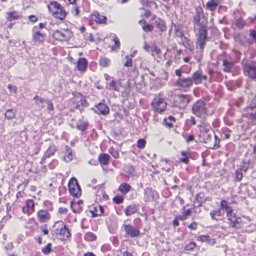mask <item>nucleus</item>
I'll list each match as a JSON object with an SVG mask.
<instances>
[{"instance_id": "44", "label": "nucleus", "mask_w": 256, "mask_h": 256, "mask_svg": "<svg viewBox=\"0 0 256 256\" xmlns=\"http://www.w3.org/2000/svg\"><path fill=\"white\" fill-rule=\"evenodd\" d=\"M52 244L48 243L46 246L42 248V252L45 254H49L52 250Z\"/></svg>"}, {"instance_id": "58", "label": "nucleus", "mask_w": 256, "mask_h": 256, "mask_svg": "<svg viewBox=\"0 0 256 256\" xmlns=\"http://www.w3.org/2000/svg\"><path fill=\"white\" fill-rule=\"evenodd\" d=\"M196 200H197L198 202V206H200L202 204L204 200L202 198L200 194H196Z\"/></svg>"}, {"instance_id": "4", "label": "nucleus", "mask_w": 256, "mask_h": 256, "mask_svg": "<svg viewBox=\"0 0 256 256\" xmlns=\"http://www.w3.org/2000/svg\"><path fill=\"white\" fill-rule=\"evenodd\" d=\"M48 8L50 12L56 18L62 20L66 16V12L57 2H50L48 5Z\"/></svg>"}, {"instance_id": "1", "label": "nucleus", "mask_w": 256, "mask_h": 256, "mask_svg": "<svg viewBox=\"0 0 256 256\" xmlns=\"http://www.w3.org/2000/svg\"><path fill=\"white\" fill-rule=\"evenodd\" d=\"M198 127L200 128L198 136L200 141L206 144L209 148H217L219 146L220 139L214 134L209 124L202 120Z\"/></svg>"}, {"instance_id": "47", "label": "nucleus", "mask_w": 256, "mask_h": 256, "mask_svg": "<svg viewBox=\"0 0 256 256\" xmlns=\"http://www.w3.org/2000/svg\"><path fill=\"white\" fill-rule=\"evenodd\" d=\"M26 206L28 208L31 212H34V203L32 200H28L26 202Z\"/></svg>"}, {"instance_id": "15", "label": "nucleus", "mask_w": 256, "mask_h": 256, "mask_svg": "<svg viewBox=\"0 0 256 256\" xmlns=\"http://www.w3.org/2000/svg\"><path fill=\"white\" fill-rule=\"evenodd\" d=\"M207 78V76L203 74L201 71L198 70L193 74L192 78L193 82L196 84H199L202 82L203 80H206Z\"/></svg>"}, {"instance_id": "39", "label": "nucleus", "mask_w": 256, "mask_h": 256, "mask_svg": "<svg viewBox=\"0 0 256 256\" xmlns=\"http://www.w3.org/2000/svg\"><path fill=\"white\" fill-rule=\"evenodd\" d=\"M224 70L226 72H230L233 67V63L224 60L223 61Z\"/></svg>"}, {"instance_id": "16", "label": "nucleus", "mask_w": 256, "mask_h": 256, "mask_svg": "<svg viewBox=\"0 0 256 256\" xmlns=\"http://www.w3.org/2000/svg\"><path fill=\"white\" fill-rule=\"evenodd\" d=\"M38 219L40 223L48 222L50 218V214L46 210H40L38 212Z\"/></svg>"}, {"instance_id": "64", "label": "nucleus", "mask_w": 256, "mask_h": 256, "mask_svg": "<svg viewBox=\"0 0 256 256\" xmlns=\"http://www.w3.org/2000/svg\"><path fill=\"white\" fill-rule=\"evenodd\" d=\"M198 224L196 222H193L190 224L188 225V228L190 230H194L196 228Z\"/></svg>"}, {"instance_id": "36", "label": "nucleus", "mask_w": 256, "mask_h": 256, "mask_svg": "<svg viewBox=\"0 0 256 256\" xmlns=\"http://www.w3.org/2000/svg\"><path fill=\"white\" fill-rule=\"evenodd\" d=\"M4 116L6 119L12 120L16 116V112L13 109L7 110L4 114Z\"/></svg>"}, {"instance_id": "45", "label": "nucleus", "mask_w": 256, "mask_h": 256, "mask_svg": "<svg viewBox=\"0 0 256 256\" xmlns=\"http://www.w3.org/2000/svg\"><path fill=\"white\" fill-rule=\"evenodd\" d=\"M125 58L126 60V62L124 63V66L126 67H132V58L131 56H130L128 55L126 56Z\"/></svg>"}, {"instance_id": "46", "label": "nucleus", "mask_w": 256, "mask_h": 256, "mask_svg": "<svg viewBox=\"0 0 256 256\" xmlns=\"http://www.w3.org/2000/svg\"><path fill=\"white\" fill-rule=\"evenodd\" d=\"M84 238L87 240L92 241L96 239V236L93 233L89 232L86 234Z\"/></svg>"}, {"instance_id": "38", "label": "nucleus", "mask_w": 256, "mask_h": 256, "mask_svg": "<svg viewBox=\"0 0 256 256\" xmlns=\"http://www.w3.org/2000/svg\"><path fill=\"white\" fill-rule=\"evenodd\" d=\"M7 14H8L7 18L8 20H18L20 18L18 12H17L15 11L8 12Z\"/></svg>"}, {"instance_id": "48", "label": "nucleus", "mask_w": 256, "mask_h": 256, "mask_svg": "<svg viewBox=\"0 0 256 256\" xmlns=\"http://www.w3.org/2000/svg\"><path fill=\"white\" fill-rule=\"evenodd\" d=\"M110 62V60L106 58H102L100 60V64L103 67L108 66Z\"/></svg>"}, {"instance_id": "20", "label": "nucleus", "mask_w": 256, "mask_h": 256, "mask_svg": "<svg viewBox=\"0 0 256 256\" xmlns=\"http://www.w3.org/2000/svg\"><path fill=\"white\" fill-rule=\"evenodd\" d=\"M220 3L221 0H210L206 4V8L208 10L214 11L217 8Z\"/></svg>"}, {"instance_id": "42", "label": "nucleus", "mask_w": 256, "mask_h": 256, "mask_svg": "<svg viewBox=\"0 0 256 256\" xmlns=\"http://www.w3.org/2000/svg\"><path fill=\"white\" fill-rule=\"evenodd\" d=\"M112 40L114 42V45L112 46V50H118L120 48V43L118 38L114 36L112 37Z\"/></svg>"}, {"instance_id": "28", "label": "nucleus", "mask_w": 256, "mask_h": 256, "mask_svg": "<svg viewBox=\"0 0 256 256\" xmlns=\"http://www.w3.org/2000/svg\"><path fill=\"white\" fill-rule=\"evenodd\" d=\"M182 44L186 48L190 50H192L194 49V44L192 42L186 37L184 36L181 39Z\"/></svg>"}, {"instance_id": "22", "label": "nucleus", "mask_w": 256, "mask_h": 256, "mask_svg": "<svg viewBox=\"0 0 256 256\" xmlns=\"http://www.w3.org/2000/svg\"><path fill=\"white\" fill-rule=\"evenodd\" d=\"M45 37L46 35L39 31L34 32L32 34L33 40L39 44H42L44 42Z\"/></svg>"}, {"instance_id": "43", "label": "nucleus", "mask_w": 256, "mask_h": 256, "mask_svg": "<svg viewBox=\"0 0 256 256\" xmlns=\"http://www.w3.org/2000/svg\"><path fill=\"white\" fill-rule=\"evenodd\" d=\"M182 157L180 158V161L184 164H187L188 163L189 160L188 158V152L186 151H182L181 152Z\"/></svg>"}, {"instance_id": "12", "label": "nucleus", "mask_w": 256, "mask_h": 256, "mask_svg": "<svg viewBox=\"0 0 256 256\" xmlns=\"http://www.w3.org/2000/svg\"><path fill=\"white\" fill-rule=\"evenodd\" d=\"M244 113L246 116L250 118H256V95L252 100L250 106L244 108Z\"/></svg>"}, {"instance_id": "18", "label": "nucleus", "mask_w": 256, "mask_h": 256, "mask_svg": "<svg viewBox=\"0 0 256 256\" xmlns=\"http://www.w3.org/2000/svg\"><path fill=\"white\" fill-rule=\"evenodd\" d=\"M76 64V68L81 72H84L86 70L88 66V61L84 58H80L78 59Z\"/></svg>"}, {"instance_id": "14", "label": "nucleus", "mask_w": 256, "mask_h": 256, "mask_svg": "<svg viewBox=\"0 0 256 256\" xmlns=\"http://www.w3.org/2000/svg\"><path fill=\"white\" fill-rule=\"evenodd\" d=\"M56 150V146L54 144H50L42 157L40 163H44L46 160L53 156Z\"/></svg>"}, {"instance_id": "11", "label": "nucleus", "mask_w": 256, "mask_h": 256, "mask_svg": "<svg viewBox=\"0 0 256 256\" xmlns=\"http://www.w3.org/2000/svg\"><path fill=\"white\" fill-rule=\"evenodd\" d=\"M242 64L245 74L251 78L256 80V66H250L245 60H242Z\"/></svg>"}, {"instance_id": "61", "label": "nucleus", "mask_w": 256, "mask_h": 256, "mask_svg": "<svg viewBox=\"0 0 256 256\" xmlns=\"http://www.w3.org/2000/svg\"><path fill=\"white\" fill-rule=\"evenodd\" d=\"M184 138L186 142H189L194 140V136L192 135H186Z\"/></svg>"}, {"instance_id": "23", "label": "nucleus", "mask_w": 256, "mask_h": 256, "mask_svg": "<svg viewBox=\"0 0 256 256\" xmlns=\"http://www.w3.org/2000/svg\"><path fill=\"white\" fill-rule=\"evenodd\" d=\"M60 235L61 236L60 238L64 240H66L71 236L70 230L66 226H64L60 230Z\"/></svg>"}, {"instance_id": "53", "label": "nucleus", "mask_w": 256, "mask_h": 256, "mask_svg": "<svg viewBox=\"0 0 256 256\" xmlns=\"http://www.w3.org/2000/svg\"><path fill=\"white\" fill-rule=\"evenodd\" d=\"M146 140L144 139H140L137 142V146L140 148H143L145 146Z\"/></svg>"}, {"instance_id": "34", "label": "nucleus", "mask_w": 256, "mask_h": 256, "mask_svg": "<svg viewBox=\"0 0 256 256\" xmlns=\"http://www.w3.org/2000/svg\"><path fill=\"white\" fill-rule=\"evenodd\" d=\"M156 27L162 32H164L166 30V26L165 22L162 20L158 18L156 21Z\"/></svg>"}, {"instance_id": "40", "label": "nucleus", "mask_w": 256, "mask_h": 256, "mask_svg": "<svg viewBox=\"0 0 256 256\" xmlns=\"http://www.w3.org/2000/svg\"><path fill=\"white\" fill-rule=\"evenodd\" d=\"M235 24L238 28L242 30L245 26L246 23L242 18H240L236 20Z\"/></svg>"}, {"instance_id": "52", "label": "nucleus", "mask_w": 256, "mask_h": 256, "mask_svg": "<svg viewBox=\"0 0 256 256\" xmlns=\"http://www.w3.org/2000/svg\"><path fill=\"white\" fill-rule=\"evenodd\" d=\"M196 246V244L194 242H190L186 245L185 250H192Z\"/></svg>"}, {"instance_id": "41", "label": "nucleus", "mask_w": 256, "mask_h": 256, "mask_svg": "<svg viewBox=\"0 0 256 256\" xmlns=\"http://www.w3.org/2000/svg\"><path fill=\"white\" fill-rule=\"evenodd\" d=\"M174 28L176 36L180 38L181 39L184 37V34L179 26L174 24Z\"/></svg>"}, {"instance_id": "60", "label": "nucleus", "mask_w": 256, "mask_h": 256, "mask_svg": "<svg viewBox=\"0 0 256 256\" xmlns=\"http://www.w3.org/2000/svg\"><path fill=\"white\" fill-rule=\"evenodd\" d=\"M47 225L46 224L44 226H41L40 227V230L42 231L44 235H46L48 234L49 231L46 228Z\"/></svg>"}, {"instance_id": "21", "label": "nucleus", "mask_w": 256, "mask_h": 256, "mask_svg": "<svg viewBox=\"0 0 256 256\" xmlns=\"http://www.w3.org/2000/svg\"><path fill=\"white\" fill-rule=\"evenodd\" d=\"M210 214L212 219L218 221L220 220V218L224 216V212L219 208L216 210H211Z\"/></svg>"}, {"instance_id": "3", "label": "nucleus", "mask_w": 256, "mask_h": 256, "mask_svg": "<svg viewBox=\"0 0 256 256\" xmlns=\"http://www.w3.org/2000/svg\"><path fill=\"white\" fill-rule=\"evenodd\" d=\"M190 100V96L188 94L174 95L170 100L172 106L180 110L186 108Z\"/></svg>"}, {"instance_id": "17", "label": "nucleus", "mask_w": 256, "mask_h": 256, "mask_svg": "<svg viewBox=\"0 0 256 256\" xmlns=\"http://www.w3.org/2000/svg\"><path fill=\"white\" fill-rule=\"evenodd\" d=\"M96 112L102 115H107L110 112L108 106L100 102L96 106Z\"/></svg>"}, {"instance_id": "37", "label": "nucleus", "mask_w": 256, "mask_h": 256, "mask_svg": "<svg viewBox=\"0 0 256 256\" xmlns=\"http://www.w3.org/2000/svg\"><path fill=\"white\" fill-rule=\"evenodd\" d=\"M94 20L100 24H104L106 20V18L105 16L100 15L99 13L96 12V14H94Z\"/></svg>"}, {"instance_id": "8", "label": "nucleus", "mask_w": 256, "mask_h": 256, "mask_svg": "<svg viewBox=\"0 0 256 256\" xmlns=\"http://www.w3.org/2000/svg\"><path fill=\"white\" fill-rule=\"evenodd\" d=\"M121 230L124 231L126 236L130 238H136L140 236V230L134 227L133 226L124 223L122 226Z\"/></svg>"}, {"instance_id": "2", "label": "nucleus", "mask_w": 256, "mask_h": 256, "mask_svg": "<svg viewBox=\"0 0 256 256\" xmlns=\"http://www.w3.org/2000/svg\"><path fill=\"white\" fill-rule=\"evenodd\" d=\"M192 22L194 24V30L196 32V31H198L200 30H208L206 26L207 20L202 9L200 7L196 8Z\"/></svg>"}, {"instance_id": "57", "label": "nucleus", "mask_w": 256, "mask_h": 256, "mask_svg": "<svg viewBox=\"0 0 256 256\" xmlns=\"http://www.w3.org/2000/svg\"><path fill=\"white\" fill-rule=\"evenodd\" d=\"M110 88L114 89V90L118 91L119 90V88L114 80H112L110 84Z\"/></svg>"}, {"instance_id": "9", "label": "nucleus", "mask_w": 256, "mask_h": 256, "mask_svg": "<svg viewBox=\"0 0 256 256\" xmlns=\"http://www.w3.org/2000/svg\"><path fill=\"white\" fill-rule=\"evenodd\" d=\"M68 186L70 193L71 195L76 198H78L80 196L82 191L80 186L78 185L76 178H70L68 182Z\"/></svg>"}, {"instance_id": "35", "label": "nucleus", "mask_w": 256, "mask_h": 256, "mask_svg": "<svg viewBox=\"0 0 256 256\" xmlns=\"http://www.w3.org/2000/svg\"><path fill=\"white\" fill-rule=\"evenodd\" d=\"M192 214V212L190 209H188L184 210L182 212V214L178 216V218L180 220H184L188 218V216H190Z\"/></svg>"}, {"instance_id": "25", "label": "nucleus", "mask_w": 256, "mask_h": 256, "mask_svg": "<svg viewBox=\"0 0 256 256\" xmlns=\"http://www.w3.org/2000/svg\"><path fill=\"white\" fill-rule=\"evenodd\" d=\"M138 210V208L136 205L132 204L128 206L124 210V212L126 216H129L136 213Z\"/></svg>"}, {"instance_id": "29", "label": "nucleus", "mask_w": 256, "mask_h": 256, "mask_svg": "<svg viewBox=\"0 0 256 256\" xmlns=\"http://www.w3.org/2000/svg\"><path fill=\"white\" fill-rule=\"evenodd\" d=\"M66 154L64 156L63 160L66 162H70L74 158V155L72 152V150L70 148L66 146Z\"/></svg>"}, {"instance_id": "50", "label": "nucleus", "mask_w": 256, "mask_h": 256, "mask_svg": "<svg viewBox=\"0 0 256 256\" xmlns=\"http://www.w3.org/2000/svg\"><path fill=\"white\" fill-rule=\"evenodd\" d=\"M86 105V100L85 99H81L80 100H79L76 105V108L80 110V111H82V109L81 108V106L82 107H84Z\"/></svg>"}, {"instance_id": "31", "label": "nucleus", "mask_w": 256, "mask_h": 256, "mask_svg": "<svg viewBox=\"0 0 256 256\" xmlns=\"http://www.w3.org/2000/svg\"><path fill=\"white\" fill-rule=\"evenodd\" d=\"M220 208L222 211V210H224L226 213L232 210V208L228 205V202L225 200H221Z\"/></svg>"}, {"instance_id": "7", "label": "nucleus", "mask_w": 256, "mask_h": 256, "mask_svg": "<svg viewBox=\"0 0 256 256\" xmlns=\"http://www.w3.org/2000/svg\"><path fill=\"white\" fill-rule=\"evenodd\" d=\"M192 112L198 117H203L206 114V103L202 100H198L193 105Z\"/></svg>"}, {"instance_id": "13", "label": "nucleus", "mask_w": 256, "mask_h": 256, "mask_svg": "<svg viewBox=\"0 0 256 256\" xmlns=\"http://www.w3.org/2000/svg\"><path fill=\"white\" fill-rule=\"evenodd\" d=\"M193 84L192 80L191 78H178L176 80V86L182 88H188Z\"/></svg>"}, {"instance_id": "63", "label": "nucleus", "mask_w": 256, "mask_h": 256, "mask_svg": "<svg viewBox=\"0 0 256 256\" xmlns=\"http://www.w3.org/2000/svg\"><path fill=\"white\" fill-rule=\"evenodd\" d=\"M8 88L10 92H16L17 88L16 86H12V84H8Z\"/></svg>"}, {"instance_id": "27", "label": "nucleus", "mask_w": 256, "mask_h": 256, "mask_svg": "<svg viewBox=\"0 0 256 256\" xmlns=\"http://www.w3.org/2000/svg\"><path fill=\"white\" fill-rule=\"evenodd\" d=\"M110 156L108 154H102L99 155L98 160L101 165H107L109 163Z\"/></svg>"}, {"instance_id": "10", "label": "nucleus", "mask_w": 256, "mask_h": 256, "mask_svg": "<svg viewBox=\"0 0 256 256\" xmlns=\"http://www.w3.org/2000/svg\"><path fill=\"white\" fill-rule=\"evenodd\" d=\"M152 105L153 106V109L154 111L162 113L166 110V103L164 99L157 98L154 100Z\"/></svg>"}, {"instance_id": "33", "label": "nucleus", "mask_w": 256, "mask_h": 256, "mask_svg": "<svg viewBox=\"0 0 256 256\" xmlns=\"http://www.w3.org/2000/svg\"><path fill=\"white\" fill-rule=\"evenodd\" d=\"M88 126V122H84L83 118L80 119L76 124V128L81 131H84Z\"/></svg>"}, {"instance_id": "55", "label": "nucleus", "mask_w": 256, "mask_h": 256, "mask_svg": "<svg viewBox=\"0 0 256 256\" xmlns=\"http://www.w3.org/2000/svg\"><path fill=\"white\" fill-rule=\"evenodd\" d=\"M226 214L228 222L232 220V219L236 215V214L234 212L233 210Z\"/></svg>"}, {"instance_id": "26", "label": "nucleus", "mask_w": 256, "mask_h": 256, "mask_svg": "<svg viewBox=\"0 0 256 256\" xmlns=\"http://www.w3.org/2000/svg\"><path fill=\"white\" fill-rule=\"evenodd\" d=\"M90 212L92 214V217L96 218L98 216H101L104 212V208L98 205L94 208V210H91Z\"/></svg>"}, {"instance_id": "59", "label": "nucleus", "mask_w": 256, "mask_h": 256, "mask_svg": "<svg viewBox=\"0 0 256 256\" xmlns=\"http://www.w3.org/2000/svg\"><path fill=\"white\" fill-rule=\"evenodd\" d=\"M250 36L252 38L254 42H256V30H250Z\"/></svg>"}, {"instance_id": "30", "label": "nucleus", "mask_w": 256, "mask_h": 256, "mask_svg": "<svg viewBox=\"0 0 256 256\" xmlns=\"http://www.w3.org/2000/svg\"><path fill=\"white\" fill-rule=\"evenodd\" d=\"M139 24L142 26L143 30L146 32H151L154 29V26L148 24L145 20H140Z\"/></svg>"}, {"instance_id": "32", "label": "nucleus", "mask_w": 256, "mask_h": 256, "mask_svg": "<svg viewBox=\"0 0 256 256\" xmlns=\"http://www.w3.org/2000/svg\"><path fill=\"white\" fill-rule=\"evenodd\" d=\"M130 188L131 186L129 184L124 182L120 184L118 190L122 194H126L130 190Z\"/></svg>"}, {"instance_id": "49", "label": "nucleus", "mask_w": 256, "mask_h": 256, "mask_svg": "<svg viewBox=\"0 0 256 256\" xmlns=\"http://www.w3.org/2000/svg\"><path fill=\"white\" fill-rule=\"evenodd\" d=\"M235 178L238 181H240V180H242L244 176V174L242 172V169L237 170L235 172Z\"/></svg>"}, {"instance_id": "6", "label": "nucleus", "mask_w": 256, "mask_h": 256, "mask_svg": "<svg viewBox=\"0 0 256 256\" xmlns=\"http://www.w3.org/2000/svg\"><path fill=\"white\" fill-rule=\"evenodd\" d=\"M207 30H200L196 33V48L202 52L206 46L207 36Z\"/></svg>"}, {"instance_id": "51", "label": "nucleus", "mask_w": 256, "mask_h": 256, "mask_svg": "<svg viewBox=\"0 0 256 256\" xmlns=\"http://www.w3.org/2000/svg\"><path fill=\"white\" fill-rule=\"evenodd\" d=\"M198 240L200 241L201 242H210V238L208 236L204 235L200 236L198 238Z\"/></svg>"}, {"instance_id": "56", "label": "nucleus", "mask_w": 256, "mask_h": 256, "mask_svg": "<svg viewBox=\"0 0 256 256\" xmlns=\"http://www.w3.org/2000/svg\"><path fill=\"white\" fill-rule=\"evenodd\" d=\"M80 11L79 10V8L76 6H74L72 10V14L76 16H78L80 14Z\"/></svg>"}, {"instance_id": "54", "label": "nucleus", "mask_w": 256, "mask_h": 256, "mask_svg": "<svg viewBox=\"0 0 256 256\" xmlns=\"http://www.w3.org/2000/svg\"><path fill=\"white\" fill-rule=\"evenodd\" d=\"M113 200L115 203L120 204L123 202L124 198L121 196H118L114 198Z\"/></svg>"}, {"instance_id": "19", "label": "nucleus", "mask_w": 256, "mask_h": 256, "mask_svg": "<svg viewBox=\"0 0 256 256\" xmlns=\"http://www.w3.org/2000/svg\"><path fill=\"white\" fill-rule=\"evenodd\" d=\"M234 40L242 45L252 44L250 40L243 34H236L234 36Z\"/></svg>"}, {"instance_id": "62", "label": "nucleus", "mask_w": 256, "mask_h": 256, "mask_svg": "<svg viewBox=\"0 0 256 256\" xmlns=\"http://www.w3.org/2000/svg\"><path fill=\"white\" fill-rule=\"evenodd\" d=\"M152 52L157 55H159L161 53L160 48L156 46H154Z\"/></svg>"}, {"instance_id": "24", "label": "nucleus", "mask_w": 256, "mask_h": 256, "mask_svg": "<svg viewBox=\"0 0 256 256\" xmlns=\"http://www.w3.org/2000/svg\"><path fill=\"white\" fill-rule=\"evenodd\" d=\"M242 222L241 218L236 215L232 220L229 221V224L230 226L236 228L240 226Z\"/></svg>"}, {"instance_id": "5", "label": "nucleus", "mask_w": 256, "mask_h": 256, "mask_svg": "<svg viewBox=\"0 0 256 256\" xmlns=\"http://www.w3.org/2000/svg\"><path fill=\"white\" fill-rule=\"evenodd\" d=\"M73 36L72 30L68 28L54 30L52 36L56 40L62 42L68 41Z\"/></svg>"}]
</instances>
